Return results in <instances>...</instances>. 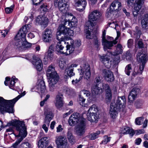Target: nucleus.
<instances>
[{"instance_id": "1", "label": "nucleus", "mask_w": 148, "mask_h": 148, "mask_svg": "<svg viewBox=\"0 0 148 148\" xmlns=\"http://www.w3.org/2000/svg\"><path fill=\"white\" fill-rule=\"evenodd\" d=\"M101 13L98 10H95L90 12L88 15V22L86 23V38L88 39H92L95 36L96 32L93 29V26L96 24L101 16Z\"/></svg>"}, {"instance_id": "2", "label": "nucleus", "mask_w": 148, "mask_h": 148, "mask_svg": "<svg viewBox=\"0 0 148 148\" xmlns=\"http://www.w3.org/2000/svg\"><path fill=\"white\" fill-rule=\"evenodd\" d=\"M69 123L71 126L77 124L76 128V133L77 135L82 136L84 134L86 127L85 119L78 113H75L71 116Z\"/></svg>"}, {"instance_id": "3", "label": "nucleus", "mask_w": 148, "mask_h": 148, "mask_svg": "<svg viewBox=\"0 0 148 148\" xmlns=\"http://www.w3.org/2000/svg\"><path fill=\"white\" fill-rule=\"evenodd\" d=\"M25 94L24 91L22 94L12 100H6L0 97V112L2 114L5 112L13 113V107L15 103L22 96Z\"/></svg>"}, {"instance_id": "4", "label": "nucleus", "mask_w": 148, "mask_h": 148, "mask_svg": "<svg viewBox=\"0 0 148 148\" xmlns=\"http://www.w3.org/2000/svg\"><path fill=\"white\" fill-rule=\"evenodd\" d=\"M7 125L14 126L16 127V130L19 131L18 135L21 138L17 140L13 144L12 146L14 148H16L18 144L22 141L23 139L22 137L25 138L27 135L26 128L25 126L24 122L15 120L8 123Z\"/></svg>"}, {"instance_id": "5", "label": "nucleus", "mask_w": 148, "mask_h": 148, "mask_svg": "<svg viewBox=\"0 0 148 148\" xmlns=\"http://www.w3.org/2000/svg\"><path fill=\"white\" fill-rule=\"evenodd\" d=\"M46 75L48 79L49 89L50 91H53L56 88V84L59 79V76L55 70V67L52 65L48 68Z\"/></svg>"}, {"instance_id": "6", "label": "nucleus", "mask_w": 148, "mask_h": 148, "mask_svg": "<svg viewBox=\"0 0 148 148\" xmlns=\"http://www.w3.org/2000/svg\"><path fill=\"white\" fill-rule=\"evenodd\" d=\"M67 39L68 40L64 41V43L67 44L65 50L63 49L64 47L62 46L61 41L57 43L56 46V50L58 52L57 53L64 54L67 55L70 54L74 51L75 50L74 41L71 38H67L66 39Z\"/></svg>"}, {"instance_id": "7", "label": "nucleus", "mask_w": 148, "mask_h": 148, "mask_svg": "<svg viewBox=\"0 0 148 148\" xmlns=\"http://www.w3.org/2000/svg\"><path fill=\"white\" fill-rule=\"evenodd\" d=\"M64 25V24H61L58 29V31L56 34V38L59 41H66L68 39H66L67 38H70L69 37H66L65 36L60 37V36H61V34L66 35V36H72L73 35V31L65 26Z\"/></svg>"}, {"instance_id": "8", "label": "nucleus", "mask_w": 148, "mask_h": 148, "mask_svg": "<svg viewBox=\"0 0 148 148\" xmlns=\"http://www.w3.org/2000/svg\"><path fill=\"white\" fill-rule=\"evenodd\" d=\"M54 4L63 14H65L67 12L69 6L65 0H54Z\"/></svg>"}, {"instance_id": "9", "label": "nucleus", "mask_w": 148, "mask_h": 148, "mask_svg": "<svg viewBox=\"0 0 148 148\" xmlns=\"http://www.w3.org/2000/svg\"><path fill=\"white\" fill-rule=\"evenodd\" d=\"M120 34H117V36L114 40H108L106 39H104L103 40H102V45L103 47V49L105 51L107 49H110L112 47L114 46L117 44L118 42L117 40L118 39Z\"/></svg>"}, {"instance_id": "10", "label": "nucleus", "mask_w": 148, "mask_h": 148, "mask_svg": "<svg viewBox=\"0 0 148 148\" xmlns=\"http://www.w3.org/2000/svg\"><path fill=\"white\" fill-rule=\"evenodd\" d=\"M55 143L57 148H69L66 138L62 136L56 137Z\"/></svg>"}, {"instance_id": "11", "label": "nucleus", "mask_w": 148, "mask_h": 148, "mask_svg": "<svg viewBox=\"0 0 148 148\" xmlns=\"http://www.w3.org/2000/svg\"><path fill=\"white\" fill-rule=\"evenodd\" d=\"M81 73L80 74L83 75L84 78L87 79L90 78L91 71L89 65L88 64H83L80 66Z\"/></svg>"}, {"instance_id": "12", "label": "nucleus", "mask_w": 148, "mask_h": 148, "mask_svg": "<svg viewBox=\"0 0 148 148\" xmlns=\"http://www.w3.org/2000/svg\"><path fill=\"white\" fill-rule=\"evenodd\" d=\"M61 21L62 23H64V25H66L68 22L75 21L77 22L75 17L71 13L67 12L62 16Z\"/></svg>"}, {"instance_id": "13", "label": "nucleus", "mask_w": 148, "mask_h": 148, "mask_svg": "<svg viewBox=\"0 0 148 148\" xmlns=\"http://www.w3.org/2000/svg\"><path fill=\"white\" fill-rule=\"evenodd\" d=\"M116 103L114 102L112 103L109 113L110 117L112 119H116L118 115V111L120 109L116 107Z\"/></svg>"}, {"instance_id": "14", "label": "nucleus", "mask_w": 148, "mask_h": 148, "mask_svg": "<svg viewBox=\"0 0 148 148\" xmlns=\"http://www.w3.org/2000/svg\"><path fill=\"white\" fill-rule=\"evenodd\" d=\"M144 0H136L134 3V8L133 11V14L135 17H137L139 10L142 8Z\"/></svg>"}, {"instance_id": "15", "label": "nucleus", "mask_w": 148, "mask_h": 148, "mask_svg": "<svg viewBox=\"0 0 148 148\" xmlns=\"http://www.w3.org/2000/svg\"><path fill=\"white\" fill-rule=\"evenodd\" d=\"M102 74L107 81L111 82L114 80V77L113 74L110 71L104 69L102 70Z\"/></svg>"}, {"instance_id": "16", "label": "nucleus", "mask_w": 148, "mask_h": 148, "mask_svg": "<svg viewBox=\"0 0 148 148\" xmlns=\"http://www.w3.org/2000/svg\"><path fill=\"white\" fill-rule=\"evenodd\" d=\"M31 27L30 24H28L23 26L22 28L20 29L16 35L17 37L21 36L25 38L28 30L31 28Z\"/></svg>"}, {"instance_id": "17", "label": "nucleus", "mask_w": 148, "mask_h": 148, "mask_svg": "<svg viewBox=\"0 0 148 148\" xmlns=\"http://www.w3.org/2000/svg\"><path fill=\"white\" fill-rule=\"evenodd\" d=\"M114 103L116 104V107L120 109L124 108L125 107L126 103L125 96L119 97L117 99L116 102Z\"/></svg>"}, {"instance_id": "18", "label": "nucleus", "mask_w": 148, "mask_h": 148, "mask_svg": "<svg viewBox=\"0 0 148 148\" xmlns=\"http://www.w3.org/2000/svg\"><path fill=\"white\" fill-rule=\"evenodd\" d=\"M63 95L61 93H58L56 97L55 105L57 108H60L63 106Z\"/></svg>"}, {"instance_id": "19", "label": "nucleus", "mask_w": 148, "mask_h": 148, "mask_svg": "<svg viewBox=\"0 0 148 148\" xmlns=\"http://www.w3.org/2000/svg\"><path fill=\"white\" fill-rule=\"evenodd\" d=\"M15 45L17 48L20 49H22L24 44L25 41V38L20 36L17 37V35L15 38Z\"/></svg>"}, {"instance_id": "20", "label": "nucleus", "mask_w": 148, "mask_h": 148, "mask_svg": "<svg viewBox=\"0 0 148 148\" xmlns=\"http://www.w3.org/2000/svg\"><path fill=\"white\" fill-rule=\"evenodd\" d=\"M139 90L138 88H134L132 89L128 96L129 102L130 103H132L135 99Z\"/></svg>"}, {"instance_id": "21", "label": "nucleus", "mask_w": 148, "mask_h": 148, "mask_svg": "<svg viewBox=\"0 0 148 148\" xmlns=\"http://www.w3.org/2000/svg\"><path fill=\"white\" fill-rule=\"evenodd\" d=\"M52 37V32L50 29H46L43 34V40L46 42H50Z\"/></svg>"}, {"instance_id": "22", "label": "nucleus", "mask_w": 148, "mask_h": 148, "mask_svg": "<svg viewBox=\"0 0 148 148\" xmlns=\"http://www.w3.org/2000/svg\"><path fill=\"white\" fill-rule=\"evenodd\" d=\"M87 2L86 0H75V5L77 7L82 6V8H77V10L82 11L84 10L86 5Z\"/></svg>"}, {"instance_id": "23", "label": "nucleus", "mask_w": 148, "mask_h": 148, "mask_svg": "<svg viewBox=\"0 0 148 148\" xmlns=\"http://www.w3.org/2000/svg\"><path fill=\"white\" fill-rule=\"evenodd\" d=\"M100 60L103 64L105 66L108 68H110L111 66V62H110V58L107 55H103L100 56Z\"/></svg>"}, {"instance_id": "24", "label": "nucleus", "mask_w": 148, "mask_h": 148, "mask_svg": "<svg viewBox=\"0 0 148 148\" xmlns=\"http://www.w3.org/2000/svg\"><path fill=\"white\" fill-rule=\"evenodd\" d=\"M32 63L37 71H40L42 70V62L40 59L36 58L35 59H34L32 61Z\"/></svg>"}, {"instance_id": "25", "label": "nucleus", "mask_w": 148, "mask_h": 148, "mask_svg": "<svg viewBox=\"0 0 148 148\" xmlns=\"http://www.w3.org/2000/svg\"><path fill=\"white\" fill-rule=\"evenodd\" d=\"M36 21L38 24L46 26L48 24V18L42 16H39L36 18Z\"/></svg>"}, {"instance_id": "26", "label": "nucleus", "mask_w": 148, "mask_h": 148, "mask_svg": "<svg viewBox=\"0 0 148 148\" xmlns=\"http://www.w3.org/2000/svg\"><path fill=\"white\" fill-rule=\"evenodd\" d=\"M103 89L105 90L106 92V99L110 101L112 99V93L109 86L107 84H104L103 85Z\"/></svg>"}, {"instance_id": "27", "label": "nucleus", "mask_w": 148, "mask_h": 148, "mask_svg": "<svg viewBox=\"0 0 148 148\" xmlns=\"http://www.w3.org/2000/svg\"><path fill=\"white\" fill-rule=\"evenodd\" d=\"M49 141L47 137L42 138L38 142V148H45L48 145Z\"/></svg>"}, {"instance_id": "28", "label": "nucleus", "mask_w": 148, "mask_h": 148, "mask_svg": "<svg viewBox=\"0 0 148 148\" xmlns=\"http://www.w3.org/2000/svg\"><path fill=\"white\" fill-rule=\"evenodd\" d=\"M137 59L140 63L145 64L147 60V55L139 52L137 55Z\"/></svg>"}, {"instance_id": "29", "label": "nucleus", "mask_w": 148, "mask_h": 148, "mask_svg": "<svg viewBox=\"0 0 148 148\" xmlns=\"http://www.w3.org/2000/svg\"><path fill=\"white\" fill-rule=\"evenodd\" d=\"M121 6V4L120 2L118 0H115L112 3L110 8L111 10H120Z\"/></svg>"}, {"instance_id": "30", "label": "nucleus", "mask_w": 148, "mask_h": 148, "mask_svg": "<svg viewBox=\"0 0 148 148\" xmlns=\"http://www.w3.org/2000/svg\"><path fill=\"white\" fill-rule=\"evenodd\" d=\"M36 87L37 89V92L38 93H42L44 92L45 90V86L44 82L42 80L40 81Z\"/></svg>"}, {"instance_id": "31", "label": "nucleus", "mask_w": 148, "mask_h": 148, "mask_svg": "<svg viewBox=\"0 0 148 148\" xmlns=\"http://www.w3.org/2000/svg\"><path fill=\"white\" fill-rule=\"evenodd\" d=\"M99 116L98 114L88 112L87 118L88 120L91 122H97Z\"/></svg>"}, {"instance_id": "32", "label": "nucleus", "mask_w": 148, "mask_h": 148, "mask_svg": "<svg viewBox=\"0 0 148 148\" xmlns=\"http://www.w3.org/2000/svg\"><path fill=\"white\" fill-rule=\"evenodd\" d=\"M141 25L142 28L145 29H148V15H144L141 21Z\"/></svg>"}, {"instance_id": "33", "label": "nucleus", "mask_w": 148, "mask_h": 148, "mask_svg": "<svg viewBox=\"0 0 148 148\" xmlns=\"http://www.w3.org/2000/svg\"><path fill=\"white\" fill-rule=\"evenodd\" d=\"M115 47L116 48V49L113 52V55L116 56L122 53L123 51V47L121 44L118 43L117 45L115 46Z\"/></svg>"}, {"instance_id": "34", "label": "nucleus", "mask_w": 148, "mask_h": 148, "mask_svg": "<svg viewBox=\"0 0 148 148\" xmlns=\"http://www.w3.org/2000/svg\"><path fill=\"white\" fill-rule=\"evenodd\" d=\"M145 65V64H143L141 63V64L140 65L139 67V71H140V72L138 70H137L138 69V68L137 67H135L134 69V72L132 73V75L133 76H134L140 73V74H141L142 73V71L144 69Z\"/></svg>"}, {"instance_id": "35", "label": "nucleus", "mask_w": 148, "mask_h": 148, "mask_svg": "<svg viewBox=\"0 0 148 148\" xmlns=\"http://www.w3.org/2000/svg\"><path fill=\"white\" fill-rule=\"evenodd\" d=\"M122 132L123 134H129L132 136L134 134V131L132 129H130L128 127L124 128L122 130Z\"/></svg>"}, {"instance_id": "36", "label": "nucleus", "mask_w": 148, "mask_h": 148, "mask_svg": "<svg viewBox=\"0 0 148 148\" xmlns=\"http://www.w3.org/2000/svg\"><path fill=\"white\" fill-rule=\"evenodd\" d=\"M17 81V79L16 78L15 76H13L11 78V80L8 84L9 87L13 90H14V88L15 84Z\"/></svg>"}, {"instance_id": "37", "label": "nucleus", "mask_w": 148, "mask_h": 148, "mask_svg": "<svg viewBox=\"0 0 148 148\" xmlns=\"http://www.w3.org/2000/svg\"><path fill=\"white\" fill-rule=\"evenodd\" d=\"M101 90V88L98 86L97 85L92 86L91 88L92 93L94 95H98Z\"/></svg>"}, {"instance_id": "38", "label": "nucleus", "mask_w": 148, "mask_h": 148, "mask_svg": "<svg viewBox=\"0 0 148 148\" xmlns=\"http://www.w3.org/2000/svg\"><path fill=\"white\" fill-rule=\"evenodd\" d=\"M98 111L99 110L97 106L96 105L93 104L89 108L88 112L98 114Z\"/></svg>"}, {"instance_id": "39", "label": "nucleus", "mask_w": 148, "mask_h": 148, "mask_svg": "<svg viewBox=\"0 0 148 148\" xmlns=\"http://www.w3.org/2000/svg\"><path fill=\"white\" fill-rule=\"evenodd\" d=\"M53 117V116L51 112H50L46 115L44 123L48 126L49 125L50 121L52 119Z\"/></svg>"}, {"instance_id": "40", "label": "nucleus", "mask_w": 148, "mask_h": 148, "mask_svg": "<svg viewBox=\"0 0 148 148\" xmlns=\"http://www.w3.org/2000/svg\"><path fill=\"white\" fill-rule=\"evenodd\" d=\"M66 71L67 74L68 75L65 76L64 77V78L66 79L68 78V76H69L70 77H71L74 76L75 75L74 73L73 72V68H71L68 67V68L66 70Z\"/></svg>"}, {"instance_id": "41", "label": "nucleus", "mask_w": 148, "mask_h": 148, "mask_svg": "<svg viewBox=\"0 0 148 148\" xmlns=\"http://www.w3.org/2000/svg\"><path fill=\"white\" fill-rule=\"evenodd\" d=\"M143 104V101L141 100H138L134 103L135 106L137 108H141Z\"/></svg>"}, {"instance_id": "42", "label": "nucleus", "mask_w": 148, "mask_h": 148, "mask_svg": "<svg viewBox=\"0 0 148 148\" xmlns=\"http://www.w3.org/2000/svg\"><path fill=\"white\" fill-rule=\"evenodd\" d=\"M132 67L131 64H130L127 65L125 68V72L126 74L128 75H129L130 73L132 71Z\"/></svg>"}, {"instance_id": "43", "label": "nucleus", "mask_w": 148, "mask_h": 148, "mask_svg": "<svg viewBox=\"0 0 148 148\" xmlns=\"http://www.w3.org/2000/svg\"><path fill=\"white\" fill-rule=\"evenodd\" d=\"M100 132L97 131L96 133L94 134H91L89 135V139L91 140H93L96 138L98 134H100Z\"/></svg>"}, {"instance_id": "44", "label": "nucleus", "mask_w": 148, "mask_h": 148, "mask_svg": "<svg viewBox=\"0 0 148 148\" xmlns=\"http://www.w3.org/2000/svg\"><path fill=\"white\" fill-rule=\"evenodd\" d=\"M111 138V137H108L107 136H104L103 140L102 141L100 144H103L104 145L106 144L110 141Z\"/></svg>"}, {"instance_id": "45", "label": "nucleus", "mask_w": 148, "mask_h": 148, "mask_svg": "<svg viewBox=\"0 0 148 148\" xmlns=\"http://www.w3.org/2000/svg\"><path fill=\"white\" fill-rule=\"evenodd\" d=\"M144 120V118L140 117L136 118L135 121V123L136 125H140L141 124L142 122Z\"/></svg>"}, {"instance_id": "46", "label": "nucleus", "mask_w": 148, "mask_h": 148, "mask_svg": "<svg viewBox=\"0 0 148 148\" xmlns=\"http://www.w3.org/2000/svg\"><path fill=\"white\" fill-rule=\"evenodd\" d=\"M14 5H12L10 7H7L5 8V11L6 13L9 14L12 12L14 8Z\"/></svg>"}, {"instance_id": "47", "label": "nucleus", "mask_w": 148, "mask_h": 148, "mask_svg": "<svg viewBox=\"0 0 148 148\" xmlns=\"http://www.w3.org/2000/svg\"><path fill=\"white\" fill-rule=\"evenodd\" d=\"M72 132V129L70 128L68 129L66 135L68 139H71V138L73 137Z\"/></svg>"}, {"instance_id": "48", "label": "nucleus", "mask_w": 148, "mask_h": 148, "mask_svg": "<svg viewBox=\"0 0 148 148\" xmlns=\"http://www.w3.org/2000/svg\"><path fill=\"white\" fill-rule=\"evenodd\" d=\"M65 61L63 59L60 60L59 62V66L61 69H63L66 66Z\"/></svg>"}, {"instance_id": "49", "label": "nucleus", "mask_w": 148, "mask_h": 148, "mask_svg": "<svg viewBox=\"0 0 148 148\" xmlns=\"http://www.w3.org/2000/svg\"><path fill=\"white\" fill-rule=\"evenodd\" d=\"M31 46V44L27 42L25 39V41L24 44L23 45V50H25L26 49L30 48Z\"/></svg>"}, {"instance_id": "50", "label": "nucleus", "mask_w": 148, "mask_h": 148, "mask_svg": "<svg viewBox=\"0 0 148 148\" xmlns=\"http://www.w3.org/2000/svg\"><path fill=\"white\" fill-rule=\"evenodd\" d=\"M141 34V32L140 30H137L134 34V37L136 39H139Z\"/></svg>"}, {"instance_id": "51", "label": "nucleus", "mask_w": 148, "mask_h": 148, "mask_svg": "<svg viewBox=\"0 0 148 148\" xmlns=\"http://www.w3.org/2000/svg\"><path fill=\"white\" fill-rule=\"evenodd\" d=\"M85 99H84L82 96L81 95L79 96L78 101L79 102V103L80 105H82V106H83V104L85 102Z\"/></svg>"}, {"instance_id": "52", "label": "nucleus", "mask_w": 148, "mask_h": 148, "mask_svg": "<svg viewBox=\"0 0 148 148\" xmlns=\"http://www.w3.org/2000/svg\"><path fill=\"white\" fill-rule=\"evenodd\" d=\"M112 10H111V9H110L109 10H107V12L106 14V16L108 18H110L112 17L113 15V14L112 13Z\"/></svg>"}, {"instance_id": "53", "label": "nucleus", "mask_w": 148, "mask_h": 148, "mask_svg": "<svg viewBox=\"0 0 148 148\" xmlns=\"http://www.w3.org/2000/svg\"><path fill=\"white\" fill-rule=\"evenodd\" d=\"M6 51H4L3 53V54L1 55L0 56V65L3 60L6 59V58L4 55Z\"/></svg>"}, {"instance_id": "54", "label": "nucleus", "mask_w": 148, "mask_h": 148, "mask_svg": "<svg viewBox=\"0 0 148 148\" xmlns=\"http://www.w3.org/2000/svg\"><path fill=\"white\" fill-rule=\"evenodd\" d=\"M145 133V131L143 129L137 130L134 131V134H136V135H139L141 134L144 133Z\"/></svg>"}, {"instance_id": "55", "label": "nucleus", "mask_w": 148, "mask_h": 148, "mask_svg": "<svg viewBox=\"0 0 148 148\" xmlns=\"http://www.w3.org/2000/svg\"><path fill=\"white\" fill-rule=\"evenodd\" d=\"M23 145L24 148H32V145L28 142L24 143Z\"/></svg>"}, {"instance_id": "56", "label": "nucleus", "mask_w": 148, "mask_h": 148, "mask_svg": "<svg viewBox=\"0 0 148 148\" xmlns=\"http://www.w3.org/2000/svg\"><path fill=\"white\" fill-rule=\"evenodd\" d=\"M82 92L87 97L89 96L90 94V92L87 90L83 89L82 90Z\"/></svg>"}, {"instance_id": "57", "label": "nucleus", "mask_w": 148, "mask_h": 148, "mask_svg": "<svg viewBox=\"0 0 148 148\" xmlns=\"http://www.w3.org/2000/svg\"><path fill=\"white\" fill-rule=\"evenodd\" d=\"M53 56V52L48 51L47 52V58L49 59H51L52 58Z\"/></svg>"}, {"instance_id": "58", "label": "nucleus", "mask_w": 148, "mask_h": 148, "mask_svg": "<svg viewBox=\"0 0 148 148\" xmlns=\"http://www.w3.org/2000/svg\"><path fill=\"white\" fill-rule=\"evenodd\" d=\"M133 40L130 39H129L127 42V45L129 48H131L133 45Z\"/></svg>"}, {"instance_id": "59", "label": "nucleus", "mask_w": 148, "mask_h": 148, "mask_svg": "<svg viewBox=\"0 0 148 148\" xmlns=\"http://www.w3.org/2000/svg\"><path fill=\"white\" fill-rule=\"evenodd\" d=\"M56 132L57 133L61 132L63 130V128L62 127V125H60L56 128Z\"/></svg>"}, {"instance_id": "60", "label": "nucleus", "mask_w": 148, "mask_h": 148, "mask_svg": "<svg viewBox=\"0 0 148 148\" xmlns=\"http://www.w3.org/2000/svg\"><path fill=\"white\" fill-rule=\"evenodd\" d=\"M82 79V77L80 76L79 79H76L75 80H73L72 82L73 84H75L79 82Z\"/></svg>"}, {"instance_id": "61", "label": "nucleus", "mask_w": 148, "mask_h": 148, "mask_svg": "<svg viewBox=\"0 0 148 148\" xmlns=\"http://www.w3.org/2000/svg\"><path fill=\"white\" fill-rule=\"evenodd\" d=\"M47 6L45 4H43L40 6L41 9H42L43 11L45 12L48 10V9L47 8Z\"/></svg>"}, {"instance_id": "62", "label": "nucleus", "mask_w": 148, "mask_h": 148, "mask_svg": "<svg viewBox=\"0 0 148 148\" xmlns=\"http://www.w3.org/2000/svg\"><path fill=\"white\" fill-rule=\"evenodd\" d=\"M8 31L7 30H2L1 32L2 36L4 37L7 34Z\"/></svg>"}, {"instance_id": "63", "label": "nucleus", "mask_w": 148, "mask_h": 148, "mask_svg": "<svg viewBox=\"0 0 148 148\" xmlns=\"http://www.w3.org/2000/svg\"><path fill=\"white\" fill-rule=\"evenodd\" d=\"M76 23L75 21L73 22H68V25L71 27H75L76 25Z\"/></svg>"}, {"instance_id": "64", "label": "nucleus", "mask_w": 148, "mask_h": 148, "mask_svg": "<svg viewBox=\"0 0 148 148\" xmlns=\"http://www.w3.org/2000/svg\"><path fill=\"white\" fill-rule=\"evenodd\" d=\"M142 141L141 139L140 138H138L136 139L135 143L136 145H138L140 144Z\"/></svg>"}]
</instances>
